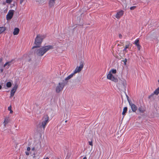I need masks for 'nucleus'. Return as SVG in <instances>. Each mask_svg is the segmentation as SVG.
<instances>
[{"instance_id":"obj_1","label":"nucleus","mask_w":159,"mask_h":159,"mask_svg":"<svg viewBox=\"0 0 159 159\" xmlns=\"http://www.w3.org/2000/svg\"><path fill=\"white\" fill-rule=\"evenodd\" d=\"M53 48V47L52 45L46 46L35 49L34 51V53L35 54L38 56L41 57L49 50L52 49Z\"/></svg>"},{"instance_id":"obj_2","label":"nucleus","mask_w":159,"mask_h":159,"mask_svg":"<svg viewBox=\"0 0 159 159\" xmlns=\"http://www.w3.org/2000/svg\"><path fill=\"white\" fill-rule=\"evenodd\" d=\"M45 38L43 35H41L39 34L37 35L35 39L34 44L35 46H33L32 49L39 48L40 46V44L42 43L43 39Z\"/></svg>"},{"instance_id":"obj_3","label":"nucleus","mask_w":159,"mask_h":159,"mask_svg":"<svg viewBox=\"0 0 159 159\" xmlns=\"http://www.w3.org/2000/svg\"><path fill=\"white\" fill-rule=\"evenodd\" d=\"M48 120L49 117L47 115L44 116L38 125V127L40 128H43L44 130L46 125L48 122Z\"/></svg>"},{"instance_id":"obj_4","label":"nucleus","mask_w":159,"mask_h":159,"mask_svg":"<svg viewBox=\"0 0 159 159\" xmlns=\"http://www.w3.org/2000/svg\"><path fill=\"white\" fill-rule=\"evenodd\" d=\"M119 89L123 91H125L126 87V81L124 80H120L117 85Z\"/></svg>"},{"instance_id":"obj_5","label":"nucleus","mask_w":159,"mask_h":159,"mask_svg":"<svg viewBox=\"0 0 159 159\" xmlns=\"http://www.w3.org/2000/svg\"><path fill=\"white\" fill-rule=\"evenodd\" d=\"M65 85V82H60L59 83L56 88V92L57 93H59L63 89Z\"/></svg>"},{"instance_id":"obj_6","label":"nucleus","mask_w":159,"mask_h":159,"mask_svg":"<svg viewBox=\"0 0 159 159\" xmlns=\"http://www.w3.org/2000/svg\"><path fill=\"white\" fill-rule=\"evenodd\" d=\"M35 150V148L34 147L32 148L31 149L32 151H34V152L33 154L32 155L33 157V159H38L39 158V155L40 152L38 151H34Z\"/></svg>"},{"instance_id":"obj_7","label":"nucleus","mask_w":159,"mask_h":159,"mask_svg":"<svg viewBox=\"0 0 159 159\" xmlns=\"http://www.w3.org/2000/svg\"><path fill=\"white\" fill-rule=\"evenodd\" d=\"M83 63L82 62L80 63V66H77L75 69L73 73H74V74L77 73L79 72L83 68Z\"/></svg>"},{"instance_id":"obj_8","label":"nucleus","mask_w":159,"mask_h":159,"mask_svg":"<svg viewBox=\"0 0 159 159\" xmlns=\"http://www.w3.org/2000/svg\"><path fill=\"white\" fill-rule=\"evenodd\" d=\"M15 11L14 10H10L8 12L7 16L6 18L7 20L11 19L14 14Z\"/></svg>"},{"instance_id":"obj_9","label":"nucleus","mask_w":159,"mask_h":159,"mask_svg":"<svg viewBox=\"0 0 159 159\" xmlns=\"http://www.w3.org/2000/svg\"><path fill=\"white\" fill-rule=\"evenodd\" d=\"M18 87V85L16 84L15 86L12 88L11 91L10 95V98H11L14 96V94L17 90Z\"/></svg>"},{"instance_id":"obj_10","label":"nucleus","mask_w":159,"mask_h":159,"mask_svg":"<svg viewBox=\"0 0 159 159\" xmlns=\"http://www.w3.org/2000/svg\"><path fill=\"white\" fill-rule=\"evenodd\" d=\"M124 14V11L121 10L118 12L115 16L117 19H119Z\"/></svg>"},{"instance_id":"obj_11","label":"nucleus","mask_w":159,"mask_h":159,"mask_svg":"<svg viewBox=\"0 0 159 159\" xmlns=\"http://www.w3.org/2000/svg\"><path fill=\"white\" fill-rule=\"evenodd\" d=\"M129 104L131 106L132 111L133 112H135L137 109V107L136 106L135 104L133 103L132 102H129Z\"/></svg>"},{"instance_id":"obj_12","label":"nucleus","mask_w":159,"mask_h":159,"mask_svg":"<svg viewBox=\"0 0 159 159\" xmlns=\"http://www.w3.org/2000/svg\"><path fill=\"white\" fill-rule=\"evenodd\" d=\"M139 39H136L134 41V44H135L136 46H137L139 50H140L141 48V46L139 44Z\"/></svg>"},{"instance_id":"obj_13","label":"nucleus","mask_w":159,"mask_h":159,"mask_svg":"<svg viewBox=\"0 0 159 159\" xmlns=\"http://www.w3.org/2000/svg\"><path fill=\"white\" fill-rule=\"evenodd\" d=\"M12 62V61H11L6 62L4 65L3 67H5L7 69H8L9 66L11 64Z\"/></svg>"},{"instance_id":"obj_14","label":"nucleus","mask_w":159,"mask_h":159,"mask_svg":"<svg viewBox=\"0 0 159 159\" xmlns=\"http://www.w3.org/2000/svg\"><path fill=\"white\" fill-rule=\"evenodd\" d=\"M54 0H49V6L50 7H52L55 4V1Z\"/></svg>"},{"instance_id":"obj_15","label":"nucleus","mask_w":159,"mask_h":159,"mask_svg":"<svg viewBox=\"0 0 159 159\" xmlns=\"http://www.w3.org/2000/svg\"><path fill=\"white\" fill-rule=\"evenodd\" d=\"M20 30L19 28H16L14 29V31L13 32V34L14 35H17L19 32Z\"/></svg>"},{"instance_id":"obj_16","label":"nucleus","mask_w":159,"mask_h":159,"mask_svg":"<svg viewBox=\"0 0 159 159\" xmlns=\"http://www.w3.org/2000/svg\"><path fill=\"white\" fill-rule=\"evenodd\" d=\"M138 111H139L140 113H143L145 111V109L143 107L141 106L139 107Z\"/></svg>"},{"instance_id":"obj_17","label":"nucleus","mask_w":159,"mask_h":159,"mask_svg":"<svg viewBox=\"0 0 159 159\" xmlns=\"http://www.w3.org/2000/svg\"><path fill=\"white\" fill-rule=\"evenodd\" d=\"M9 122L8 120V117H7L5 118L4 121L3 122L4 125L5 127L6 126V125L7 124V123Z\"/></svg>"},{"instance_id":"obj_18","label":"nucleus","mask_w":159,"mask_h":159,"mask_svg":"<svg viewBox=\"0 0 159 159\" xmlns=\"http://www.w3.org/2000/svg\"><path fill=\"white\" fill-rule=\"evenodd\" d=\"M6 30V28L5 27H0V34L4 32Z\"/></svg>"},{"instance_id":"obj_19","label":"nucleus","mask_w":159,"mask_h":159,"mask_svg":"<svg viewBox=\"0 0 159 159\" xmlns=\"http://www.w3.org/2000/svg\"><path fill=\"white\" fill-rule=\"evenodd\" d=\"M113 76V75L111 73V72H109L108 74L107 75V79L110 80Z\"/></svg>"},{"instance_id":"obj_20","label":"nucleus","mask_w":159,"mask_h":159,"mask_svg":"<svg viewBox=\"0 0 159 159\" xmlns=\"http://www.w3.org/2000/svg\"><path fill=\"white\" fill-rule=\"evenodd\" d=\"M127 107H125L123 109V111L122 113V114L124 116L125 115V113L127 112ZM124 117H123V118Z\"/></svg>"},{"instance_id":"obj_21","label":"nucleus","mask_w":159,"mask_h":159,"mask_svg":"<svg viewBox=\"0 0 159 159\" xmlns=\"http://www.w3.org/2000/svg\"><path fill=\"white\" fill-rule=\"evenodd\" d=\"M75 75L74 73H72L71 74H70L69 76H67L66 78L65 79V80H68L70 79V78H72L73 77V75Z\"/></svg>"},{"instance_id":"obj_22","label":"nucleus","mask_w":159,"mask_h":159,"mask_svg":"<svg viewBox=\"0 0 159 159\" xmlns=\"http://www.w3.org/2000/svg\"><path fill=\"white\" fill-rule=\"evenodd\" d=\"M121 4L122 5L123 7L125 6V7H126L127 6V3L126 2V0H121Z\"/></svg>"},{"instance_id":"obj_23","label":"nucleus","mask_w":159,"mask_h":159,"mask_svg":"<svg viewBox=\"0 0 159 159\" xmlns=\"http://www.w3.org/2000/svg\"><path fill=\"white\" fill-rule=\"evenodd\" d=\"M110 80L115 82H116L118 81L117 79L114 77V76Z\"/></svg>"},{"instance_id":"obj_24","label":"nucleus","mask_w":159,"mask_h":159,"mask_svg":"<svg viewBox=\"0 0 159 159\" xmlns=\"http://www.w3.org/2000/svg\"><path fill=\"white\" fill-rule=\"evenodd\" d=\"M154 93L156 95H157L159 93V87L155 90Z\"/></svg>"},{"instance_id":"obj_25","label":"nucleus","mask_w":159,"mask_h":159,"mask_svg":"<svg viewBox=\"0 0 159 159\" xmlns=\"http://www.w3.org/2000/svg\"><path fill=\"white\" fill-rule=\"evenodd\" d=\"M6 86L7 87L10 88L11 86V83L10 82H7L6 84Z\"/></svg>"},{"instance_id":"obj_26","label":"nucleus","mask_w":159,"mask_h":159,"mask_svg":"<svg viewBox=\"0 0 159 159\" xmlns=\"http://www.w3.org/2000/svg\"><path fill=\"white\" fill-rule=\"evenodd\" d=\"M129 47V45H126L125 48L123 50V52H127V50L126 49L128 48Z\"/></svg>"},{"instance_id":"obj_27","label":"nucleus","mask_w":159,"mask_h":159,"mask_svg":"<svg viewBox=\"0 0 159 159\" xmlns=\"http://www.w3.org/2000/svg\"><path fill=\"white\" fill-rule=\"evenodd\" d=\"M109 72H111V73L116 74V69H112Z\"/></svg>"},{"instance_id":"obj_28","label":"nucleus","mask_w":159,"mask_h":159,"mask_svg":"<svg viewBox=\"0 0 159 159\" xmlns=\"http://www.w3.org/2000/svg\"><path fill=\"white\" fill-rule=\"evenodd\" d=\"M8 110L10 111V113L11 114H12L13 113V111L11 110V106H10L8 108Z\"/></svg>"},{"instance_id":"obj_29","label":"nucleus","mask_w":159,"mask_h":159,"mask_svg":"<svg viewBox=\"0 0 159 159\" xmlns=\"http://www.w3.org/2000/svg\"><path fill=\"white\" fill-rule=\"evenodd\" d=\"M154 94H154V93L151 94V95L149 96L148 98L149 99H152V98L153 99V96H154Z\"/></svg>"},{"instance_id":"obj_30","label":"nucleus","mask_w":159,"mask_h":159,"mask_svg":"<svg viewBox=\"0 0 159 159\" xmlns=\"http://www.w3.org/2000/svg\"><path fill=\"white\" fill-rule=\"evenodd\" d=\"M125 93L126 94V98H127V100L129 102H129H131L129 100V97H128V96L126 94V93L125 92Z\"/></svg>"},{"instance_id":"obj_31","label":"nucleus","mask_w":159,"mask_h":159,"mask_svg":"<svg viewBox=\"0 0 159 159\" xmlns=\"http://www.w3.org/2000/svg\"><path fill=\"white\" fill-rule=\"evenodd\" d=\"M97 2V1L96 0H92L91 1V3H96V2Z\"/></svg>"},{"instance_id":"obj_32","label":"nucleus","mask_w":159,"mask_h":159,"mask_svg":"<svg viewBox=\"0 0 159 159\" xmlns=\"http://www.w3.org/2000/svg\"><path fill=\"white\" fill-rule=\"evenodd\" d=\"M12 1V0H6V2L7 3H10Z\"/></svg>"},{"instance_id":"obj_33","label":"nucleus","mask_w":159,"mask_h":159,"mask_svg":"<svg viewBox=\"0 0 159 159\" xmlns=\"http://www.w3.org/2000/svg\"><path fill=\"white\" fill-rule=\"evenodd\" d=\"M136 7V6H133L130 7V9L131 10H134L135 8Z\"/></svg>"},{"instance_id":"obj_34","label":"nucleus","mask_w":159,"mask_h":159,"mask_svg":"<svg viewBox=\"0 0 159 159\" xmlns=\"http://www.w3.org/2000/svg\"><path fill=\"white\" fill-rule=\"evenodd\" d=\"M124 62V64L125 65H126V62L127 61V60L125 58V60H124V61H123Z\"/></svg>"},{"instance_id":"obj_35","label":"nucleus","mask_w":159,"mask_h":159,"mask_svg":"<svg viewBox=\"0 0 159 159\" xmlns=\"http://www.w3.org/2000/svg\"><path fill=\"white\" fill-rule=\"evenodd\" d=\"M3 71V69L2 68H0V73H2Z\"/></svg>"},{"instance_id":"obj_36","label":"nucleus","mask_w":159,"mask_h":159,"mask_svg":"<svg viewBox=\"0 0 159 159\" xmlns=\"http://www.w3.org/2000/svg\"><path fill=\"white\" fill-rule=\"evenodd\" d=\"M24 1H25V0H20V4H21Z\"/></svg>"},{"instance_id":"obj_37","label":"nucleus","mask_w":159,"mask_h":159,"mask_svg":"<svg viewBox=\"0 0 159 159\" xmlns=\"http://www.w3.org/2000/svg\"><path fill=\"white\" fill-rule=\"evenodd\" d=\"M119 37L120 39H121L122 38V35L121 34H119Z\"/></svg>"},{"instance_id":"obj_38","label":"nucleus","mask_w":159,"mask_h":159,"mask_svg":"<svg viewBox=\"0 0 159 159\" xmlns=\"http://www.w3.org/2000/svg\"><path fill=\"white\" fill-rule=\"evenodd\" d=\"M30 147H27V150L28 151H30Z\"/></svg>"},{"instance_id":"obj_39","label":"nucleus","mask_w":159,"mask_h":159,"mask_svg":"<svg viewBox=\"0 0 159 159\" xmlns=\"http://www.w3.org/2000/svg\"><path fill=\"white\" fill-rule=\"evenodd\" d=\"M2 65H3V63H0V68H2Z\"/></svg>"},{"instance_id":"obj_40","label":"nucleus","mask_w":159,"mask_h":159,"mask_svg":"<svg viewBox=\"0 0 159 159\" xmlns=\"http://www.w3.org/2000/svg\"><path fill=\"white\" fill-rule=\"evenodd\" d=\"M25 154L27 156L29 155V152H26Z\"/></svg>"},{"instance_id":"obj_41","label":"nucleus","mask_w":159,"mask_h":159,"mask_svg":"<svg viewBox=\"0 0 159 159\" xmlns=\"http://www.w3.org/2000/svg\"><path fill=\"white\" fill-rule=\"evenodd\" d=\"M2 58H0V63H2Z\"/></svg>"},{"instance_id":"obj_42","label":"nucleus","mask_w":159,"mask_h":159,"mask_svg":"<svg viewBox=\"0 0 159 159\" xmlns=\"http://www.w3.org/2000/svg\"><path fill=\"white\" fill-rule=\"evenodd\" d=\"M90 145L92 146V141L90 142Z\"/></svg>"},{"instance_id":"obj_43","label":"nucleus","mask_w":159,"mask_h":159,"mask_svg":"<svg viewBox=\"0 0 159 159\" xmlns=\"http://www.w3.org/2000/svg\"><path fill=\"white\" fill-rule=\"evenodd\" d=\"M95 4H94V5H91V6H93V7H94V6H95ZM96 6H97V5L96 4Z\"/></svg>"},{"instance_id":"obj_44","label":"nucleus","mask_w":159,"mask_h":159,"mask_svg":"<svg viewBox=\"0 0 159 159\" xmlns=\"http://www.w3.org/2000/svg\"><path fill=\"white\" fill-rule=\"evenodd\" d=\"M49 158L48 157H47L46 158H44L43 159H48Z\"/></svg>"},{"instance_id":"obj_45","label":"nucleus","mask_w":159,"mask_h":159,"mask_svg":"<svg viewBox=\"0 0 159 159\" xmlns=\"http://www.w3.org/2000/svg\"><path fill=\"white\" fill-rule=\"evenodd\" d=\"M2 86L0 85V89H2Z\"/></svg>"},{"instance_id":"obj_46","label":"nucleus","mask_w":159,"mask_h":159,"mask_svg":"<svg viewBox=\"0 0 159 159\" xmlns=\"http://www.w3.org/2000/svg\"><path fill=\"white\" fill-rule=\"evenodd\" d=\"M83 159H87V158L86 157H84Z\"/></svg>"},{"instance_id":"obj_47","label":"nucleus","mask_w":159,"mask_h":159,"mask_svg":"<svg viewBox=\"0 0 159 159\" xmlns=\"http://www.w3.org/2000/svg\"><path fill=\"white\" fill-rule=\"evenodd\" d=\"M67 122V120H66L65 121V122L66 123Z\"/></svg>"}]
</instances>
